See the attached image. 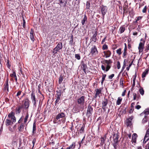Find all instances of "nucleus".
Here are the masks:
<instances>
[{
  "mask_svg": "<svg viewBox=\"0 0 149 149\" xmlns=\"http://www.w3.org/2000/svg\"><path fill=\"white\" fill-rule=\"evenodd\" d=\"M139 92L142 95H143L144 94V91L143 88H141L139 90Z\"/></svg>",
  "mask_w": 149,
  "mask_h": 149,
  "instance_id": "8fccbe9b",
  "label": "nucleus"
},
{
  "mask_svg": "<svg viewBox=\"0 0 149 149\" xmlns=\"http://www.w3.org/2000/svg\"><path fill=\"white\" fill-rule=\"evenodd\" d=\"M16 73L15 72H13L12 74H11L10 76L11 77H15L16 76Z\"/></svg>",
  "mask_w": 149,
  "mask_h": 149,
  "instance_id": "bf43d9fd",
  "label": "nucleus"
},
{
  "mask_svg": "<svg viewBox=\"0 0 149 149\" xmlns=\"http://www.w3.org/2000/svg\"><path fill=\"white\" fill-rule=\"evenodd\" d=\"M23 108V106L21 105H19L15 109V111L16 114H19L21 112L22 109Z\"/></svg>",
  "mask_w": 149,
  "mask_h": 149,
  "instance_id": "f8f14e48",
  "label": "nucleus"
},
{
  "mask_svg": "<svg viewBox=\"0 0 149 149\" xmlns=\"http://www.w3.org/2000/svg\"><path fill=\"white\" fill-rule=\"evenodd\" d=\"M56 92L57 93H56L57 97H61V91L60 90H59L58 91H56Z\"/></svg>",
  "mask_w": 149,
  "mask_h": 149,
  "instance_id": "72a5a7b5",
  "label": "nucleus"
},
{
  "mask_svg": "<svg viewBox=\"0 0 149 149\" xmlns=\"http://www.w3.org/2000/svg\"><path fill=\"white\" fill-rule=\"evenodd\" d=\"M58 1L60 4L63 5L64 6H66L67 0H58Z\"/></svg>",
  "mask_w": 149,
  "mask_h": 149,
  "instance_id": "a878e982",
  "label": "nucleus"
},
{
  "mask_svg": "<svg viewBox=\"0 0 149 149\" xmlns=\"http://www.w3.org/2000/svg\"><path fill=\"white\" fill-rule=\"evenodd\" d=\"M120 85H121L123 87V79L122 78L120 79Z\"/></svg>",
  "mask_w": 149,
  "mask_h": 149,
  "instance_id": "603ef678",
  "label": "nucleus"
},
{
  "mask_svg": "<svg viewBox=\"0 0 149 149\" xmlns=\"http://www.w3.org/2000/svg\"><path fill=\"white\" fill-rule=\"evenodd\" d=\"M75 143L74 142H73L72 143V145H70L68 147L70 148V149H74L75 148Z\"/></svg>",
  "mask_w": 149,
  "mask_h": 149,
  "instance_id": "58836bf2",
  "label": "nucleus"
},
{
  "mask_svg": "<svg viewBox=\"0 0 149 149\" xmlns=\"http://www.w3.org/2000/svg\"><path fill=\"white\" fill-rule=\"evenodd\" d=\"M102 49L103 50L107 49H108L107 46L106 44H104L102 46Z\"/></svg>",
  "mask_w": 149,
  "mask_h": 149,
  "instance_id": "6e6d98bb",
  "label": "nucleus"
},
{
  "mask_svg": "<svg viewBox=\"0 0 149 149\" xmlns=\"http://www.w3.org/2000/svg\"><path fill=\"white\" fill-rule=\"evenodd\" d=\"M84 106H82L80 105L75 106L74 108V111L76 113L79 112L80 111H82L84 109Z\"/></svg>",
  "mask_w": 149,
  "mask_h": 149,
  "instance_id": "423d86ee",
  "label": "nucleus"
},
{
  "mask_svg": "<svg viewBox=\"0 0 149 149\" xmlns=\"http://www.w3.org/2000/svg\"><path fill=\"white\" fill-rule=\"evenodd\" d=\"M125 30V28L123 26L120 27V33H123Z\"/></svg>",
  "mask_w": 149,
  "mask_h": 149,
  "instance_id": "ea45409f",
  "label": "nucleus"
},
{
  "mask_svg": "<svg viewBox=\"0 0 149 149\" xmlns=\"http://www.w3.org/2000/svg\"><path fill=\"white\" fill-rule=\"evenodd\" d=\"M116 53L119 55H120L121 54V49L120 48L116 50Z\"/></svg>",
  "mask_w": 149,
  "mask_h": 149,
  "instance_id": "79ce46f5",
  "label": "nucleus"
},
{
  "mask_svg": "<svg viewBox=\"0 0 149 149\" xmlns=\"http://www.w3.org/2000/svg\"><path fill=\"white\" fill-rule=\"evenodd\" d=\"M24 102L23 104L21 106H23V108L25 109H27L30 105V101L28 98H25L24 100L23 101Z\"/></svg>",
  "mask_w": 149,
  "mask_h": 149,
  "instance_id": "f257e3e1",
  "label": "nucleus"
},
{
  "mask_svg": "<svg viewBox=\"0 0 149 149\" xmlns=\"http://www.w3.org/2000/svg\"><path fill=\"white\" fill-rule=\"evenodd\" d=\"M144 137L147 138V139H149V129H148L146 131V134L144 136Z\"/></svg>",
  "mask_w": 149,
  "mask_h": 149,
  "instance_id": "f704fd0d",
  "label": "nucleus"
},
{
  "mask_svg": "<svg viewBox=\"0 0 149 149\" xmlns=\"http://www.w3.org/2000/svg\"><path fill=\"white\" fill-rule=\"evenodd\" d=\"M103 53L104 54V55L105 56L106 58L109 57L111 55V52L109 50H108L106 51H104L103 52Z\"/></svg>",
  "mask_w": 149,
  "mask_h": 149,
  "instance_id": "f3484780",
  "label": "nucleus"
},
{
  "mask_svg": "<svg viewBox=\"0 0 149 149\" xmlns=\"http://www.w3.org/2000/svg\"><path fill=\"white\" fill-rule=\"evenodd\" d=\"M31 99L32 103H33L34 106H36V99L35 94L33 92H32L31 94Z\"/></svg>",
  "mask_w": 149,
  "mask_h": 149,
  "instance_id": "6e6552de",
  "label": "nucleus"
},
{
  "mask_svg": "<svg viewBox=\"0 0 149 149\" xmlns=\"http://www.w3.org/2000/svg\"><path fill=\"white\" fill-rule=\"evenodd\" d=\"M9 79L8 77H7L6 82L3 85V90L6 91V93L8 94L9 92V84H8Z\"/></svg>",
  "mask_w": 149,
  "mask_h": 149,
  "instance_id": "39448f33",
  "label": "nucleus"
},
{
  "mask_svg": "<svg viewBox=\"0 0 149 149\" xmlns=\"http://www.w3.org/2000/svg\"><path fill=\"white\" fill-rule=\"evenodd\" d=\"M85 97L82 96L77 100V102L78 104L82 106H84V104L85 102Z\"/></svg>",
  "mask_w": 149,
  "mask_h": 149,
  "instance_id": "7ed1b4c3",
  "label": "nucleus"
},
{
  "mask_svg": "<svg viewBox=\"0 0 149 149\" xmlns=\"http://www.w3.org/2000/svg\"><path fill=\"white\" fill-rule=\"evenodd\" d=\"M118 143H113V145L114 147V148L115 149H117L118 148Z\"/></svg>",
  "mask_w": 149,
  "mask_h": 149,
  "instance_id": "864d4df0",
  "label": "nucleus"
},
{
  "mask_svg": "<svg viewBox=\"0 0 149 149\" xmlns=\"http://www.w3.org/2000/svg\"><path fill=\"white\" fill-rule=\"evenodd\" d=\"M111 65H107L106 68H105L104 65H101V68L103 70L107 72L110 69L111 67Z\"/></svg>",
  "mask_w": 149,
  "mask_h": 149,
  "instance_id": "9b49d317",
  "label": "nucleus"
},
{
  "mask_svg": "<svg viewBox=\"0 0 149 149\" xmlns=\"http://www.w3.org/2000/svg\"><path fill=\"white\" fill-rule=\"evenodd\" d=\"M36 122H34L33 123V132H32L33 134H35L36 133Z\"/></svg>",
  "mask_w": 149,
  "mask_h": 149,
  "instance_id": "473e14b6",
  "label": "nucleus"
},
{
  "mask_svg": "<svg viewBox=\"0 0 149 149\" xmlns=\"http://www.w3.org/2000/svg\"><path fill=\"white\" fill-rule=\"evenodd\" d=\"M75 57L78 60H80L81 58L79 54H75Z\"/></svg>",
  "mask_w": 149,
  "mask_h": 149,
  "instance_id": "49530a36",
  "label": "nucleus"
},
{
  "mask_svg": "<svg viewBox=\"0 0 149 149\" xmlns=\"http://www.w3.org/2000/svg\"><path fill=\"white\" fill-rule=\"evenodd\" d=\"M148 118L147 116H145L142 120V123L144 124L145 123L147 122L148 121Z\"/></svg>",
  "mask_w": 149,
  "mask_h": 149,
  "instance_id": "c756f323",
  "label": "nucleus"
},
{
  "mask_svg": "<svg viewBox=\"0 0 149 149\" xmlns=\"http://www.w3.org/2000/svg\"><path fill=\"white\" fill-rule=\"evenodd\" d=\"M144 112L145 114L147 115L149 114V108H148L146 109L144 111Z\"/></svg>",
  "mask_w": 149,
  "mask_h": 149,
  "instance_id": "a18cd8bd",
  "label": "nucleus"
},
{
  "mask_svg": "<svg viewBox=\"0 0 149 149\" xmlns=\"http://www.w3.org/2000/svg\"><path fill=\"white\" fill-rule=\"evenodd\" d=\"M27 125V124L24 123H21V124H19L18 125V129L19 132H21L23 130L24 127L25 126L24 125Z\"/></svg>",
  "mask_w": 149,
  "mask_h": 149,
  "instance_id": "9d476101",
  "label": "nucleus"
},
{
  "mask_svg": "<svg viewBox=\"0 0 149 149\" xmlns=\"http://www.w3.org/2000/svg\"><path fill=\"white\" fill-rule=\"evenodd\" d=\"M119 137V133L117 132L116 134H114L113 137V143H118L119 141L118 139Z\"/></svg>",
  "mask_w": 149,
  "mask_h": 149,
  "instance_id": "0eeeda50",
  "label": "nucleus"
},
{
  "mask_svg": "<svg viewBox=\"0 0 149 149\" xmlns=\"http://www.w3.org/2000/svg\"><path fill=\"white\" fill-rule=\"evenodd\" d=\"M107 11V9L106 7H102L101 9V13L102 15L104 17Z\"/></svg>",
  "mask_w": 149,
  "mask_h": 149,
  "instance_id": "5701e85b",
  "label": "nucleus"
},
{
  "mask_svg": "<svg viewBox=\"0 0 149 149\" xmlns=\"http://www.w3.org/2000/svg\"><path fill=\"white\" fill-rule=\"evenodd\" d=\"M29 114L28 112L27 111L26 113L24 119V123L27 124V122L28 120V119L29 118Z\"/></svg>",
  "mask_w": 149,
  "mask_h": 149,
  "instance_id": "393cba45",
  "label": "nucleus"
},
{
  "mask_svg": "<svg viewBox=\"0 0 149 149\" xmlns=\"http://www.w3.org/2000/svg\"><path fill=\"white\" fill-rule=\"evenodd\" d=\"M85 125L84 124H83L80 129V132L81 133H82L84 132V129L85 128Z\"/></svg>",
  "mask_w": 149,
  "mask_h": 149,
  "instance_id": "a19ab883",
  "label": "nucleus"
},
{
  "mask_svg": "<svg viewBox=\"0 0 149 149\" xmlns=\"http://www.w3.org/2000/svg\"><path fill=\"white\" fill-rule=\"evenodd\" d=\"M90 3L89 1H87L86 3V8L87 9H89L90 7Z\"/></svg>",
  "mask_w": 149,
  "mask_h": 149,
  "instance_id": "de8ad7c7",
  "label": "nucleus"
},
{
  "mask_svg": "<svg viewBox=\"0 0 149 149\" xmlns=\"http://www.w3.org/2000/svg\"><path fill=\"white\" fill-rule=\"evenodd\" d=\"M23 23L22 25V26L24 28H25V24H26V22L25 21V20L24 19H23Z\"/></svg>",
  "mask_w": 149,
  "mask_h": 149,
  "instance_id": "774afa93",
  "label": "nucleus"
},
{
  "mask_svg": "<svg viewBox=\"0 0 149 149\" xmlns=\"http://www.w3.org/2000/svg\"><path fill=\"white\" fill-rule=\"evenodd\" d=\"M93 108L92 106L89 104L88 107L86 116L88 118H89L92 115L93 113Z\"/></svg>",
  "mask_w": 149,
  "mask_h": 149,
  "instance_id": "f03ea898",
  "label": "nucleus"
},
{
  "mask_svg": "<svg viewBox=\"0 0 149 149\" xmlns=\"http://www.w3.org/2000/svg\"><path fill=\"white\" fill-rule=\"evenodd\" d=\"M59 51L55 47L54 48L53 50L52 53L53 54L54 56H55V54H57L58 52H59Z\"/></svg>",
  "mask_w": 149,
  "mask_h": 149,
  "instance_id": "2f4dec72",
  "label": "nucleus"
},
{
  "mask_svg": "<svg viewBox=\"0 0 149 149\" xmlns=\"http://www.w3.org/2000/svg\"><path fill=\"white\" fill-rule=\"evenodd\" d=\"M21 93H22L21 91H19L17 93L16 96L17 97H19V96L21 95Z\"/></svg>",
  "mask_w": 149,
  "mask_h": 149,
  "instance_id": "052dcab7",
  "label": "nucleus"
},
{
  "mask_svg": "<svg viewBox=\"0 0 149 149\" xmlns=\"http://www.w3.org/2000/svg\"><path fill=\"white\" fill-rule=\"evenodd\" d=\"M147 9V6H145L144 8L142 10V12L143 13H145L146 12Z\"/></svg>",
  "mask_w": 149,
  "mask_h": 149,
  "instance_id": "338daca9",
  "label": "nucleus"
},
{
  "mask_svg": "<svg viewBox=\"0 0 149 149\" xmlns=\"http://www.w3.org/2000/svg\"><path fill=\"white\" fill-rule=\"evenodd\" d=\"M15 116V113L13 111H12L10 113H9L8 115V117L9 118Z\"/></svg>",
  "mask_w": 149,
  "mask_h": 149,
  "instance_id": "4c0bfd02",
  "label": "nucleus"
},
{
  "mask_svg": "<svg viewBox=\"0 0 149 149\" xmlns=\"http://www.w3.org/2000/svg\"><path fill=\"white\" fill-rule=\"evenodd\" d=\"M148 69H146L144 71L142 74V78L145 77L146 75L148 74Z\"/></svg>",
  "mask_w": 149,
  "mask_h": 149,
  "instance_id": "bb28decb",
  "label": "nucleus"
},
{
  "mask_svg": "<svg viewBox=\"0 0 149 149\" xmlns=\"http://www.w3.org/2000/svg\"><path fill=\"white\" fill-rule=\"evenodd\" d=\"M81 68L83 69L84 72L86 73V70L87 68L86 64L84 63L83 61L81 62Z\"/></svg>",
  "mask_w": 149,
  "mask_h": 149,
  "instance_id": "2eb2a0df",
  "label": "nucleus"
},
{
  "mask_svg": "<svg viewBox=\"0 0 149 149\" xmlns=\"http://www.w3.org/2000/svg\"><path fill=\"white\" fill-rule=\"evenodd\" d=\"M91 50L90 53L93 56H96L98 53V51L96 47L95 46L92 47L91 48Z\"/></svg>",
  "mask_w": 149,
  "mask_h": 149,
  "instance_id": "20e7f679",
  "label": "nucleus"
},
{
  "mask_svg": "<svg viewBox=\"0 0 149 149\" xmlns=\"http://www.w3.org/2000/svg\"><path fill=\"white\" fill-rule=\"evenodd\" d=\"M61 99V97H57V99L55 101V105H56V104H59V101Z\"/></svg>",
  "mask_w": 149,
  "mask_h": 149,
  "instance_id": "c03bdc74",
  "label": "nucleus"
},
{
  "mask_svg": "<svg viewBox=\"0 0 149 149\" xmlns=\"http://www.w3.org/2000/svg\"><path fill=\"white\" fill-rule=\"evenodd\" d=\"M13 124V123L11 120L9 119H6L5 121V125L7 126L9 125H11Z\"/></svg>",
  "mask_w": 149,
  "mask_h": 149,
  "instance_id": "dca6fc26",
  "label": "nucleus"
},
{
  "mask_svg": "<svg viewBox=\"0 0 149 149\" xmlns=\"http://www.w3.org/2000/svg\"><path fill=\"white\" fill-rule=\"evenodd\" d=\"M23 119L22 118V116L18 121V123H17V124H21V123H23L22 122L23 121Z\"/></svg>",
  "mask_w": 149,
  "mask_h": 149,
  "instance_id": "3c124183",
  "label": "nucleus"
},
{
  "mask_svg": "<svg viewBox=\"0 0 149 149\" xmlns=\"http://www.w3.org/2000/svg\"><path fill=\"white\" fill-rule=\"evenodd\" d=\"M129 113H133L134 111V108H129Z\"/></svg>",
  "mask_w": 149,
  "mask_h": 149,
  "instance_id": "13d9d810",
  "label": "nucleus"
},
{
  "mask_svg": "<svg viewBox=\"0 0 149 149\" xmlns=\"http://www.w3.org/2000/svg\"><path fill=\"white\" fill-rule=\"evenodd\" d=\"M114 74H111V75L109 76L108 77L109 79H112L114 77Z\"/></svg>",
  "mask_w": 149,
  "mask_h": 149,
  "instance_id": "e2e57ef3",
  "label": "nucleus"
},
{
  "mask_svg": "<svg viewBox=\"0 0 149 149\" xmlns=\"http://www.w3.org/2000/svg\"><path fill=\"white\" fill-rule=\"evenodd\" d=\"M125 59L124 61V64H123V67L122 68V70H121V72H122L123 71V70H124V68L125 67Z\"/></svg>",
  "mask_w": 149,
  "mask_h": 149,
  "instance_id": "0e129e2a",
  "label": "nucleus"
},
{
  "mask_svg": "<svg viewBox=\"0 0 149 149\" xmlns=\"http://www.w3.org/2000/svg\"><path fill=\"white\" fill-rule=\"evenodd\" d=\"M97 35V31H95L94 34L93 36L91 38L92 41H93L94 42H96L97 40V38L96 36Z\"/></svg>",
  "mask_w": 149,
  "mask_h": 149,
  "instance_id": "412c9836",
  "label": "nucleus"
},
{
  "mask_svg": "<svg viewBox=\"0 0 149 149\" xmlns=\"http://www.w3.org/2000/svg\"><path fill=\"white\" fill-rule=\"evenodd\" d=\"M144 43L140 42L138 47V49L139 52H142L144 48Z\"/></svg>",
  "mask_w": 149,
  "mask_h": 149,
  "instance_id": "4468645a",
  "label": "nucleus"
},
{
  "mask_svg": "<svg viewBox=\"0 0 149 149\" xmlns=\"http://www.w3.org/2000/svg\"><path fill=\"white\" fill-rule=\"evenodd\" d=\"M34 33V31L31 29V31L30 32V38L33 42H34L35 40V38L34 37L33 33Z\"/></svg>",
  "mask_w": 149,
  "mask_h": 149,
  "instance_id": "aec40b11",
  "label": "nucleus"
},
{
  "mask_svg": "<svg viewBox=\"0 0 149 149\" xmlns=\"http://www.w3.org/2000/svg\"><path fill=\"white\" fill-rule=\"evenodd\" d=\"M106 76L107 75L106 74H102V80L101 82V83L102 85L104 81L105 80V78L106 77Z\"/></svg>",
  "mask_w": 149,
  "mask_h": 149,
  "instance_id": "e433bc0d",
  "label": "nucleus"
},
{
  "mask_svg": "<svg viewBox=\"0 0 149 149\" xmlns=\"http://www.w3.org/2000/svg\"><path fill=\"white\" fill-rule=\"evenodd\" d=\"M103 62H104V63H106L107 64V65H110L112 62L111 59H109V60H104Z\"/></svg>",
  "mask_w": 149,
  "mask_h": 149,
  "instance_id": "cd10ccee",
  "label": "nucleus"
},
{
  "mask_svg": "<svg viewBox=\"0 0 149 149\" xmlns=\"http://www.w3.org/2000/svg\"><path fill=\"white\" fill-rule=\"evenodd\" d=\"M106 139V137L105 136H104L103 137H101V142L100 143L101 146H102L104 144V142L105 141V139Z\"/></svg>",
  "mask_w": 149,
  "mask_h": 149,
  "instance_id": "c85d7f7f",
  "label": "nucleus"
},
{
  "mask_svg": "<svg viewBox=\"0 0 149 149\" xmlns=\"http://www.w3.org/2000/svg\"><path fill=\"white\" fill-rule=\"evenodd\" d=\"M65 116V114L64 113L62 112L61 113H58L56 116V120H58L60 118L64 117Z\"/></svg>",
  "mask_w": 149,
  "mask_h": 149,
  "instance_id": "ddd939ff",
  "label": "nucleus"
},
{
  "mask_svg": "<svg viewBox=\"0 0 149 149\" xmlns=\"http://www.w3.org/2000/svg\"><path fill=\"white\" fill-rule=\"evenodd\" d=\"M6 66L8 68H9L10 66V64L9 61L8 59L7 61Z\"/></svg>",
  "mask_w": 149,
  "mask_h": 149,
  "instance_id": "4d7b16f0",
  "label": "nucleus"
},
{
  "mask_svg": "<svg viewBox=\"0 0 149 149\" xmlns=\"http://www.w3.org/2000/svg\"><path fill=\"white\" fill-rule=\"evenodd\" d=\"M122 99L120 97H119L118 98V100L116 102V104L117 105H119L120 104L122 101Z\"/></svg>",
  "mask_w": 149,
  "mask_h": 149,
  "instance_id": "c9c22d12",
  "label": "nucleus"
},
{
  "mask_svg": "<svg viewBox=\"0 0 149 149\" xmlns=\"http://www.w3.org/2000/svg\"><path fill=\"white\" fill-rule=\"evenodd\" d=\"M63 77H62L61 76H60V77L59 78V81H58L59 84H61V82L63 81Z\"/></svg>",
  "mask_w": 149,
  "mask_h": 149,
  "instance_id": "37998d69",
  "label": "nucleus"
},
{
  "mask_svg": "<svg viewBox=\"0 0 149 149\" xmlns=\"http://www.w3.org/2000/svg\"><path fill=\"white\" fill-rule=\"evenodd\" d=\"M62 47L63 45L62 43L61 42H59L55 48L59 51L60 49H62Z\"/></svg>",
  "mask_w": 149,
  "mask_h": 149,
  "instance_id": "b1692460",
  "label": "nucleus"
},
{
  "mask_svg": "<svg viewBox=\"0 0 149 149\" xmlns=\"http://www.w3.org/2000/svg\"><path fill=\"white\" fill-rule=\"evenodd\" d=\"M11 120L13 122V123L15 122H16V118L15 116L11 118Z\"/></svg>",
  "mask_w": 149,
  "mask_h": 149,
  "instance_id": "5fc2aeb1",
  "label": "nucleus"
},
{
  "mask_svg": "<svg viewBox=\"0 0 149 149\" xmlns=\"http://www.w3.org/2000/svg\"><path fill=\"white\" fill-rule=\"evenodd\" d=\"M87 22V17L86 15H84V17L81 21V23L83 25H84Z\"/></svg>",
  "mask_w": 149,
  "mask_h": 149,
  "instance_id": "6ab92c4d",
  "label": "nucleus"
},
{
  "mask_svg": "<svg viewBox=\"0 0 149 149\" xmlns=\"http://www.w3.org/2000/svg\"><path fill=\"white\" fill-rule=\"evenodd\" d=\"M137 135L136 133L133 134L132 136V143H136V139Z\"/></svg>",
  "mask_w": 149,
  "mask_h": 149,
  "instance_id": "a211bd4d",
  "label": "nucleus"
},
{
  "mask_svg": "<svg viewBox=\"0 0 149 149\" xmlns=\"http://www.w3.org/2000/svg\"><path fill=\"white\" fill-rule=\"evenodd\" d=\"M132 125V121L130 119H127L126 122V125L127 127L130 126Z\"/></svg>",
  "mask_w": 149,
  "mask_h": 149,
  "instance_id": "7c9ffc66",
  "label": "nucleus"
},
{
  "mask_svg": "<svg viewBox=\"0 0 149 149\" xmlns=\"http://www.w3.org/2000/svg\"><path fill=\"white\" fill-rule=\"evenodd\" d=\"M96 93L94 97L95 99L98 96L99 97H100V94L101 93L102 89L101 88L100 89H97L95 90Z\"/></svg>",
  "mask_w": 149,
  "mask_h": 149,
  "instance_id": "1a4fd4ad",
  "label": "nucleus"
},
{
  "mask_svg": "<svg viewBox=\"0 0 149 149\" xmlns=\"http://www.w3.org/2000/svg\"><path fill=\"white\" fill-rule=\"evenodd\" d=\"M108 102L107 99L104 98V100L102 102V105L103 107H106Z\"/></svg>",
  "mask_w": 149,
  "mask_h": 149,
  "instance_id": "4be33fe9",
  "label": "nucleus"
},
{
  "mask_svg": "<svg viewBox=\"0 0 149 149\" xmlns=\"http://www.w3.org/2000/svg\"><path fill=\"white\" fill-rule=\"evenodd\" d=\"M133 100H135L136 99V94L135 93H133Z\"/></svg>",
  "mask_w": 149,
  "mask_h": 149,
  "instance_id": "69168bd1",
  "label": "nucleus"
},
{
  "mask_svg": "<svg viewBox=\"0 0 149 149\" xmlns=\"http://www.w3.org/2000/svg\"><path fill=\"white\" fill-rule=\"evenodd\" d=\"M70 38L71 40L70 41L69 43L71 45H72L73 43V36H72Z\"/></svg>",
  "mask_w": 149,
  "mask_h": 149,
  "instance_id": "09e8293b",
  "label": "nucleus"
},
{
  "mask_svg": "<svg viewBox=\"0 0 149 149\" xmlns=\"http://www.w3.org/2000/svg\"><path fill=\"white\" fill-rule=\"evenodd\" d=\"M117 68L118 69H119L120 67V63L119 61H118L117 62Z\"/></svg>",
  "mask_w": 149,
  "mask_h": 149,
  "instance_id": "680f3d73",
  "label": "nucleus"
}]
</instances>
